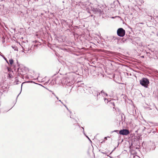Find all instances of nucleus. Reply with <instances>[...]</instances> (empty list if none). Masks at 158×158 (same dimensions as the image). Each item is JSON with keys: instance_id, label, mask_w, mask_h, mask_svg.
<instances>
[{"instance_id": "obj_1", "label": "nucleus", "mask_w": 158, "mask_h": 158, "mask_svg": "<svg viewBox=\"0 0 158 158\" xmlns=\"http://www.w3.org/2000/svg\"><path fill=\"white\" fill-rule=\"evenodd\" d=\"M140 83L142 86L147 88L149 83V80L147 78H143L140 80Z\"/></svg>"}, {"instance_id": "obj_2", "label": "nucleus", "mask_w": 158, "mask_h": 158, "mask_svg": "<svg viewBox=\"0 0 158 158\" xmlns=\"http://www.w3.org/2000/svg\"><path fill=\"white\" fill-rule=\"evenodd\" d=\"M73 77L72 75L68 76L65 78V82L66 84L70 83L72 84L73 82Z\"/></svg>"}, {"instance_id": "obj_3", "label": "nucleus", "mask_w": 158, "mask_h": 158, "mask_svg": "<svg viewBox=\"0 0 158 158\" xmlns=\"http://www.w3.org/2000/svg\"><path fill=\"white\" fill-rule=\"evenodd\" d=\"M118 35L120 37H123L125 35V31L123 28H118L117 31Z\"/></svg>"}, {"instance_id": "obj_4", "label": "nucleus", "mask_w": 158, "mask_h": 158, "mask_svg": "<svg viewBox=\"0 0 158 158\" xmlns=\"http://www.w3.org/2000/svg\"><path fill=\"white\" fill-rule=\"evenodd\" d=\"M155 148V144L153 143L150 142L148 144V146H147L146 150L148 152L150 151L151 149L154 150Z\"/></svg>"}, {"instance_id": "obj_5", "label": "nucleus", "mask_w": 158, "mask_h": 158, "mask_svg": "<svg viewBox=\"0 0 158 158\" xmlns=\"http://www.w3.org/2000/svg\"><path fill=\"white\" fill-rule=\"evenodd\" d=\"M19 73L22 75H25L26 73V69L25 68H19L18 69Z\"/></svg>"}, {"instance_id": "obj_6", "label": "nucleus", "mask_w": 158, "mask_h": 158, "mask_svg": "<svg viewBox=\"0 0 158 158\" xmlns=\"http://www.w3.org/2000/svg\"><path fill=\"white\" fill-rule=\"evenodd\" d=\"M119 133L123 135H127L130 133V132L128 130L123 129L119 131Z\"/></svg>"}, {"instance_id": "obj_7", "label": "nucleus", "mask_w": 158, "mask_h": 158, "mask_svg": "<svg viewBox=\"0 0 158 158\" xmlns=\"http://www.w3.org/2000/svg\"><path fill=\"white\" fill-rule=\"evenodd\" d=\"M92 10L95 13H98L100 15H101L103 13V11L102 10L101 8H93L92 9Z\"/></svg>"}, {"instance_id": "obj_8", "label": "nucleus", "mask_w": 158, "mask_h": 158, "mask_svg": "<svg viewBox=\"0 0 158 158\" xmlns=\"http://www.w3.org/2000/svg\"><path fill=\"white\" fill-rule=\"evenodd\" d=\"M8 88V87H7L5 86H2V92H1V95H2L3 93H7V91L6 90H4L6 89H7Z\"/></svg>"}, {"instance_id": "obj_9", "label": "nucleus", "mask_w": 158, "mask_h": 158, "mask_svg": "<svg viewBox=\"0 0 158 158\" xmlns=\"http://www.w3.org/2000/svg\"><path fill=\"white\" fill-rule=\"evenodd\" d=\"M101 94L102 95L103 97L106 96H107V94L106 93H105L104 91H101L100 94Z\"/></svg>"}, {"instance_id": "obj_10", "label": "nucleus", "mask_w": 158, "mask_h": 158, "mask_svg": "<svg viewBox=\"0 0 158 158\" xmlns=\"http://www.w3.org/2000/svg\"><path fill=\"white\" fill-rule=\"evenodd\" d=\"M14 61L13 60L11 59L9 60V63L11 65L13 64Z\"/></svg>"}, {"instance_id": "obj_11", "label": "nucleus", "mask_w": 158, "mask_h": 158, "mask_svg": "<svg viewBox=\"0 0 158 158\" xmlns=\"http://www.w3.org/2000/svg\"><path fill=\"white\" fill-rule=\"evenodd\" d=\"M0 56H2L4 58V59L6 61V62L8 64H9V62L8 61V60H7L6 58L3 55H2V54H0Z\"/></svg>"}, {"instance_id": "obj_12", "label": "nucleus", "mask_w": 158, "mask_h": 158, "mask_svg": "<svg viewBox=\"0 0 158 158\" xmlns=\"http://www.w3.org/2000/svg\"><path fill=\"white\" fill-rule=\"evenodd\" d=\"M82 129H83V133H84V135L86 136V137L88 139H89L90 142H92V141H91V140L88 137V136H87L85 134V132H84V129L83 128V127H82Z\"/></svg>"}, {"instance_id": "obj_13", "label": "nucleus", "mask_w": 158, "mask_h": 158, "mask_svg": "<svg viewBox=\"0 0 158 158\" xmlns=\"http://www.w3.org/2000/svg\"><path fill=\"white\" fill-rule=\"evenodd\" d=\"M108 99H107L106 98H104V101L106 103H108L109 102H110V100H109Z\"/></svg>"}, {"instance_id": "obj_14", "label": "nucleus", "mask_w": 158, "mask_h": 158, "mask_svg": "<svg viewBox=\"0 0 158 158\" xmlns=\"http://www.w3.org/2000/svg\"><path fill=\"white\" fill-rule=\"evenodd\" d=\"M113 100H110V102L111 103V104H112L113 106H114V103L113 101Z\"/></svg>"}, {"instance_id": "obj_15", "label": "nucleus", "mask_w": 158, "mask_h": 158, "mask_svg": "<svg viewBox=\"0 0 158 158\" xmlns=\"http://www.w3.org/2000/svg\"><path fill=\"white\" fill-rule=\"evenodd\" d=\"M119 38L118 37H113V39H114V40H118Z\"/></svg>"}, {"instance_id": "obj_16", "label": "nucleus", "mask_w": 158, "mask_h": 158, "mask_svg": "<svg viewBox=\"0 0 158 158\" xmlns=\"http://www.w3.org/2000/svg\"><path fill=\"white\" fill-rule=\"evenodd\" d=\"M23 83L22 84V85H21V88L22 87V85L23 84ZM21 91H22V88H21V91H20V93L18 95L17 97V98H18V97L19 96V95L21 93Z\"/></svg>"}, {"instance_id": "obj_17", "label": "nucleus", "mask_w": 158, "mask_h": 158, "mask_svg": "<svg viewBox=\"0 0 158 158\" xmlns=\"http://www.w3.org/2000/svg\"><path fill=\"white\" fill-rule=\"evenodd\" d=\"M118 131V130H114L113 132H117Z\"/></svg>"}, {"instance_id": "obj_18", "label": "nucleus", "mask_w": 158, "mask_h": 158, "mask_svg": "<svg viewBox=\"0 0 158 158\" xmlns=\"http://www.w3.org/2000/svg\"><path fill=\"white\" fill-rule=\"evenodd\" d=\"M59 101L63 105H64V104L60 100H59Z\"/></svg>"}, {"instance_id": "obj_19", "label": "nucleus", "mask_w": 158, "mask_h": 158, "mask_svg": "<svg viewBox=\"0 0 158 158\" xmlns=\"http://www.w3.org/2000/svg\"><path fill=\"white\" fill-rule=\"evenodd\" d=\"M52 94L54 95L55 96H56V95H55V94L54 93H52Z\"/></svg>"}, {"instance_id": "obj_20", "label": "nucleus", "mask_w": 158, "mask_h": 158, "mask_svg": "<svg viewBox=\"0 0 158 158\" xmlns=\"http://www.w3.org/2000/svg\"><path fill=\"white\" fill-rule=\"evenodd\" d=\"M55 97H56V98L57 99V100H58L59 99L56 96H55Z\"/></svg>"}, {"instance_id": "obj_21", "label": "nucleus", "mask_w": 158, "mask_h": 158, "mask_svg": "<svg viewBox=\"0 0 158 158\" xmlns=\"http://www.w3.org/2000/svg\"><path fill=\"white\" fill-rule=\"evenodd\" d=\"M64 105L66 108L67 109L69 110L68 108L65 106V105Z\"/></svg>"}, {"instance_id": "obj_22", "label": "nucleus", "mask_w": 158, "mask_h": 158, "mask_svg": "<svg viewBox=\"0 0 158 158\" xmlns=\"http://www.w3.org/2000/svg\"><path fill=\"white\" fill-rule=\"evenodd\" d=\"M139 157V156H135V157Z\"/></svg>"}, {"instance_id": "obj_23", "label": "nucleus", "mask_w": 158, "mask_h": 158, "mask_svg": "<svg viewBox=\"0 0 158 158\" xmlns=\"http://www.w3.org/2000/svg\"><path fill=\"white\" fill-rule=\"evenodd\" d=\"M102 153H103V154H105V153L104 152H102Z\"/></svg>"}, {"instance_id": "obj_24", "label": "nucleus", "mask_w": 158, "mask_h": 158, "mask_svg": "<svg viewBox=\"0 0 158 158\" xmlns=\"http://www.w3.org/2000/svg\"><path fill=\"white\" fill-rule=\"evenodd\" d=\"M142 57H144V56H142Z\"/></svg>"}, {"instance_id": "obj_25", "label": "nucleus", "mask_w": 158, "mask_h": 158, "mask_svg": "<svg viewBox=\"0 0 158 158\" xmlns=\"http://www.w3.org/2000/svg\"><path fill=\"white\" fill-rule=\"evenodd\" d=\"M10 0L11 1H12V0Z\"/></svg>"}]
</instances>
